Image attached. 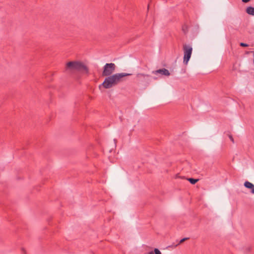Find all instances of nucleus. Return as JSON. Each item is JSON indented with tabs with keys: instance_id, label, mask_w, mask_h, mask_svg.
Returning <instances> with one entry per match:
<instances>
[{
	"instance_id": "1",
	"label": "nucleus",
	"mask_w": 254,
	"mask_h": 254,
	"mask_svg": "<svg viewBox=\"0 0 254 254\" xmlns=\"http://www.w3.org/2000/svg\"><path fill=\"white\" fill-rule=\"evenodd\" d=\"M131 74L126 73H118L112 75L107 76L104 82L99 86V88L103 86L105 89H109L116 86L122 80L124 77L131 75Z\"/></svg>"
},
{
	"instance_id": "2",
	"label": "nucleus",
	"mask_w": 254,
	"mask_h": 254,
	"mask_svg": "<svg viewBox=\"0 0 254 254\" xmlns=\"http://www.w3.org/2000/svg\"><path fill=\"white\" fill-rule=\"evenodd\" d=\"M184 59L183 63L185 64H187L192 54V48L190 45L185 44L183 45Z\"/></svg>"
},
{
	"instance_id": "3",
	"label": "nucleus",
	"mask_w": 254,
	"mask_h": 254,
	"mask_svg": "<svg viewBox=\"0 0 254 254\" xmlns=\"http://www.w3.org/2000/svg\"><path fill=\"white\" fill-rule=\"evenodd\" d=\"M116 66L114 63L106 64L103 67V70L102 73V76L112 75L115 71Z\"/></svg>"
},
{
	"instance_id": "4",
	"label": "nucleus",
	"mask_w": 254,
	"mask_h": 254,
	"mask_svg": "<svg viewBox=\"0 0 254 254\" xmlns=\"http://www.w3.org/2000/svg\"><path fill=\"white\" fill-rule=\"evenodd\" d=\"M75 70L82 72L86 74L88 73V68L86 65L80 62H78Z\"/></svg>"
},
{
	"instance_id": "5",
	"label": "nucleus",
	"mask_w": 254,
	"mask_h": 254,
	"mask_svg": "<svg viewBox=\"0 0 254 254\" xmlns=\"http://www.w3.org/2000/svg\"><path fill=\"white\" fill-rule=\"evenodd\" d=\"M150 76L149 75L142 73H138L136 74V78L138 81H143L144 80L146 81L147 84H149L150 82V80L148 79Z\"/></svg>"
},
{
	"instance_id": "6",
	"label": "nucleus",
	"mask_w": 254,
	"mask_h": 254,
	"mask_svg": "<svg viewBox=\"0 0 254 254\" xmlns=\"http://www.w3.org/2000/svg\"><path fill=\"white\" fill-rule=\"evenodd\" d=\"M152 73L155 74L159 73L165 76H169L170 75L169 71L164 68L153 71Z\"/></svg>"
},
{
	"instance_id": "7",
	"label": "nucleus",
	"mask_w": 254,
	"mask_h": 254,
	"mask_svg": "<svg viewBox=\"0 0 254 254\" xmlns=\"http://www.w3.org/2000/svg\"><path fill=\"white\" fill-rule=\"evenodd\" d=\"M77 61H72L68 62L66 65V69H69L70 70H76V65H77Z\"/></svg>"
},
{
	"instance_id": "8",
	"label": "nucleus",
	"mask_w": 254,
	"mask_h": 254,
	"mask_svg": "<svg viewBox=\"0 0 254 254\" xmlns=\"http://www.w3.org/2000/svg\"><path fill=\"white\" fill-rule=\"evenodd\" d=\"M171 240H173V241L171 242L172 244L166 247L167 248H174L176 247H177V246H178L179 245H180V244L184 242L187 239H181L180 241H178V240H177V239H171Z\"/></svg>"
},
{
	"instance_id": "9",
	"label": "nucleus",
	"mask_w": 254,
	"mask_h": 254,
	"mask_svg": "<svg viewBox=\"0 0 254 254\" xmlns=\"http://www.w3.org/2000/svg\"><path fill=\"white\" fill-rule=\"evenodd\" d=\"M246 12L251 15H254V7L249 6L246 8Z\"/></svg>"
},
{
	"instance_id": "10",
	"label": "nucleus",
	"mask_w": 254,
	"mask_h": 254,
	"mask_svg": "<svg viewBox=\"0 0 254 254\" xmlns=\"http://www.w3.org/2000/svg\"><path fill=\"white\" fill-rule=\"evenodd\" d=\"M244 186L248 189H251L252 188L254 187V185L248 181H246L244 183Z\"/></svg>"
},
{
	"instance_id": "11",
	"label": "nucleus",
	"mask_w": 254,
	"mask_h": 254,
	"mask_svg": "<svg viewBox=\"0 0 254 254\" xmlns=\"http://www.w3.org/2000/svg\"><path fill=\"white\" fill-rule=\"evenodd\" d=\"M182 31L184 34H187L189 31V27L186 24L182 26Z\"/></svg>"
},
{
	"instance_id": "12",
	"label": "nucleus",
	"mask_w": 254,
	"mask_h": 254,
	"mask_svg": "<svg viewBox=\"0 0 254 254\" xmlns=\"http://www.w3.org/2000/svg\"><path fill=\"white\" fill-rule=\"evenodd\" d=\"M188 180L190 182V183L193 185L195 184L198 181V179H195L193 178H189L188 179Z\"/></svg>"
},
{
	"instance_id": "13",
	"label": "nucleus",
	"mask_w": 254,
	"mask_h": 254,
	"mask_svg": "<svg viewBox=\"0 0 254 254\" xmlns=\"http://www.w3.org/2000/svg\"><path fill=\"white\" fill-rule=\"evenodd\" d=\"M154 253L155 254H161L160 251L157 248L154 249Z\"/></svg>"
},
{
	"instance_id": "14",
	"label": "nucleus",
	"mask_w": 254,
	"mask_h": 254,
	"mask_svg": "<svg viewBox=\"0 0 254 254\" xmlns=\"http://www.w3.org/2000/svg\"><path fill=\"white\" fill-rule=\"evenodd\" d=\"M240 45L241 47H247L249 46V45L247 44H246L244 43H240Z\"/></svg>"
},
{
	"instance_id": "15",
	"label": "nucleus",
	"mask_w": 254,
	"mask_h": 254,
	"mask_svg": "<svg viewBox=\"0 0 254 254\" xmlns=\"http://www.w3.org/2000/svg\"><path fill=\"white\" fill-rule=\"evenodd\" d=\"M229 137L230 139L232 141V142L234 143V139H233V137L232 135H231V134L229 135Z\"/></svg>"
},
{
	"instance_id": "16",
	"label": "nucleus",
	"mask_w": 254,
	"mask_h": 254,
	"mask_svg": "<svg viewBox=\"0 0 254 254\" xmlns=\"http://www.w3.org/2000/svg\"><path fill=\"white\" fill-rule=\"evenodd\" d=\"M251 192L254 194V187L252 188L251 189Z\"/></svg>"
},
{
	"instance_id": "17",
	"label": "nucleus",
	"mask_w": 254,
	"mask_h": 254,
	"mask_svg": "<svg viewBox=\"0 0 254 254\" xmlns=\"http://www.w3.org/2000/svg\"><path fill=\"white\" fill-rule=\"evenodd\" d=\"M242 1L244 3L248 2L250 0H242Z\"/></svg>"
},
{
	"instance_id": "18",
	"label": "nucleus",
	"mask_w": 254,
	"mask_h": 254,
	"mask_svg": "<svg viewBox=\"0 0 254 254\" xmlns=\"http://www.w3.org/2000/svg\"><path fill=\"white\" fill-rule=\"evenodd\" d=\"M154 252H153V251H151V252H149V253H148L147 254H154Z\"/></svg>"
},
{
	"instance_id": "19",
	"label": "nucleus",
	"mask_w": 254,
	"mask_h": 254,
	"mask_svg": "<svg viewBox=\"0 0 254 254\" xmlns=\"http://www.w3.org/2000/svg\"><path fill=\"white\" fill-rule=\"evenodd\" d=\"M114 141H115V142L116 143V141H117V139H114Z\"/></svg>"
}]
</instances>
